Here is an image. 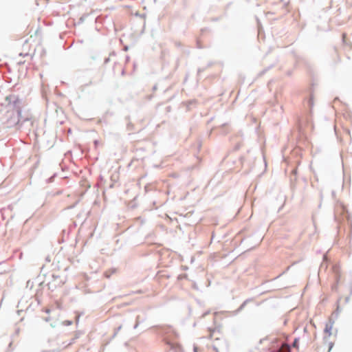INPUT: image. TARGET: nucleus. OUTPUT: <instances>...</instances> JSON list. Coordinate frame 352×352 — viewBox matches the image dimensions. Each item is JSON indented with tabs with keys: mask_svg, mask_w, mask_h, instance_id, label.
<instances>
[{
	"mask_svg": "<svg viewBox=\"0 0 352 352\" xmlns=\"http://www.w3.org/2000/svg\"><path fill=\"white\" fill-rule=\"evenodd\" d=\"M138 325H139V322H138V321L137 320V321H136V322H135V325H134V327H133V329H136V328L138 327Z\"/></svg>",
	"mask_w": 352,
	"mask_h": 352,
	"instance_id": "nucleus-18",
	"label": "nucleus"
},
{
	"mask_svg": "<svg viewBox=\"0 0 352 352\" xmlns=\"http://www.w3.org/2000/svg\"><path fill=\"white\" fill-rule=\"evenodd\" d=\"M129 126H130V124H129V125L127 126V128L130 130Z\"/></svg>",
	"mask_w": 352,
	"mask_h": 352,
	"instance_id": "nucleus-28",
	"label": "nucleus"
},
{
	"mask_svg": "<svg viewBox=\"0 0 352 352\" xmlns=\"http://www.w3.org/2000/svg\"><path fill=\"white\" fill-rule=\"evenodd\" d=\"M196 103V101L195 100H193V101H189L187 103V105H186V107L188 110L190 109V106L193 104H195Z\"/></svg>",
	"mask_w": 352,
	"mask_h": 352,
	"instance_id": "nucleus-12",
	"label": "nucleus"
},
{
	"mask_svg": "<svg viewBox=\"0 0 352 352\" xmlns=\"http://www.w3.org/2000/svg\"><path fill=\"white\" fill-rule=\"evenodd\" d=\"M52 281L48 283V289L54 291L57 287H60L65 283V280L60 278V276L52 274Z\"/></svg>",
	"mask_w": 352,
	"mask_h": 352,
	"instance_id": "nucleus-3",
	"label": "nucleus"
},
{
	"mask_svg": "<svg viewBox=\"0 0 352 352\" xmlns=\"http://www.w3.org/2000/svg\"><path fill=\"white\" fill-rule=\"evenodd\" d=\"M196 326V322H194L193 323V327H195Z\"/></svg>",
	"mask_w": 352,
	"mask_h": 352,
	"instance_id": "nucleus-25",
	"label": "nucleus"
},
{
	"mask_svg": "<svg viewBox=\"0 0 352 352\" xmlns=\"http://www.w3.org/2000/svg\"><path fill=\"white\" fill-rule=\"evenodd\" d=\"M278 352H290V349L288 345H283L282 347Z\"/></svg>",
	"mask_w": 352,
	"mask_h": 352,
	"instance_id": "nucleus-7",
	"label": "nucleus"
},
{
	"mask_svg": "<svg viewBox=\"0 0 352 352\" xmlns=\"http://www.w3.org/2000/svg\"><path fill=\"white\" fill-rule=\"evenodd\" d=\"M56 177V174H54L53 176L50 177L48 179H47V182L50 183V182H52L53 180H54V177Z\"/></svg>",
	"mask_w": 352,
	"mask_h": 352,
	"instance_id": "nucleus-13",
	"label": "nucleus"
},
{
	"mask_svg": "<svg viewBox=\"0 0 352 352\" xmlns=\"http://www.w3.org/2000/svg\"><path fill=\"white\" fill-rule=\"evenodd\" d=\"M122 329V325H120L119 327H118L116 329H115V331H114V333L113 334L112 336V338H114L116 335L118 334V333L120 331V329Z\"/></svg>",
	"mask_w": 352,
	"mask_h": 352,
	"instance_id": "nucleus-10",
	"label": "nucleus"
},
{
	"mask_svg": "<svg viewBox=\"0 0 352 352\" xmlns=\"http://www.w3.org/2000/svg\"><path fill=\"white\" fill-rule=\"evenodd\" d=\"M333 347V342H330L329 343V351H328V352H330Z\"/></svg>",
	"mask_w": 352,
	"mask_h": 352,
	"instance_id": "nucleus-14",
	"label": "nucleus"
},
{
	"mask_svg": "<svg viewBox=\"0 0 352 352\" xmlns=\"http://www.w3.org/2000/svg\"><path fill=\"white\" fill-rule=\"evenodd\" d=\"M160 333H168L172 331V327H160Z\"/></svg>",
	"mask_w": 352,
	"mask_h": 352,
	"instance_id": "nucleus-6",
	"label": "nucleus"
},
{
	"mask_svg": "<svg viewBox=\"0 0 352 352\" xmlns=\"http://www.w3.org/2000/svg\"><path fill=\"white\" fill-rule=\"evenodd\" d=\"M94 142H95L96 144H98L97 140H95Z\"/></svg>",
	"mask_w": 352,
	"mask_h": 352,
	"instance_id": "nucleus-26",
	"label": "nucleus"
},
{
	"mask_svg": "<svg viewBox=\"0 0 352 352\" xmlns=\"http://www.w3.org/2000/svg\"><path fill=\"white\" fill-rule=\"evenodd\" d=\"M192 1H195V0H183L184 7L185 8H188L191 4Z\"/></svg>",
	"mask_w": 352,
	"mask_h": 352,
	"instance_id": "nucleus-9",
	"label": "nucleus"
},
{
	"mask_svg": "<svg viewBox=\"0 0 352 352\" xmlns=\"http://www.w3.org/2000/svg\"><path fill=\"white\" fill-rule=\"evenodd\" d=\"M45 312L46 313H49L50 312V309H46Z\"/></svg>",
	"mask_w": 352,
	"mask_h": 352,
	"instance_id": "nucleus-23",
	"label": "nucleus"
},
{
	"mask_svg": "<svg viewBox=\"0 0 352 352\" xmlns=\"http://www.w3.org/2000/svg\"><path fill=\"white\" fill-rule=\"evenodd\" d=\"M45 320L46 321H48V320H49V318H46Z\"/></svg>",
	"mask_w": 352,
	"mask_h": 352,
	"instance_id": "nucleus-24",
	"label": "nucleus"
},
{
	"mask_svg": "<svg viewBox=\"0 0 352 352\" xmlns=\"http://www.w3.org/2000/svg\"><path fill=\"white\" fill-rule=\"evenodd\" d=\"M78 338V336H76L71 342L69 343V344H72V343L74 341L75 339Z\"/></svg>",
	"mask_w": 352,
	"mask_h": 352,
	"instance_id": "nucleus-19",
	"label": "nucleus"
},
{
	"mask_svg": "<svg viewBox=\"0 0 352 352\" xmlns=\"http://www.w3.org/2000/svg\"><path fill=\"white\" fill-rule=\"evenodd\" d=\"M72 324V320H65L62 322V324L63 325H65V326H69Z\"/></svg>",
	"mask_w": 352,
	"mask_h": 352,
	"instance_id": "nucleus-11",
	"label": "nucleus"
},
{
	"mask_svg": "<svg viewBox=\"0 0 352 352\" xmlns=\"http://www.w3.org/2000/svg\"><path fill=\"white\" fill-rule=\"evenodd\" d=\"M333 325H334V321L331 319H329V322L326 324L324 332L326 334H327L329 336H331L333 333H337V330L335 329L333 331Z\"/></svg>",
	"mask_w": 352,
	"mask_h": 352,
	"instance_id": "nucleus-5",
	"label": "nucleus"
},
{
	"mask_svg": "<svg viewBox=\"0 0 352 352\" xmlns=\"http://www.w3.org/2000/svg\"><path fill=\"white\" fill-rule=\"evenodd\" d=\"M51 326H52V327H56V324H51Z\"/></svg>",
	"mask_w": 352,
	"mask_h": 352,
	"instance_id": "nucleus-22",
	"label": "nucleus"
},
{
	"mask_svg": "<svg viewBox=\"0 0 352 352\" xmlns=\"http://www.w3.org/2000/svg\"><path fill=\"white\" fill-rule=\"evenodd\" d=\"M126 61H128L129 60V57L126 56Z\"/></svg>",
	"mask_w": 352,
	"mask_h": 352,
	"instance_id": "nucleus-21",
	"label": "nucleus"
},
{
	"mask_svg": "<svg viewBox=\"0 0 352 352\" xmlns=\"http://www.w3.org/2000/svg\"><path fill=\"white\" fill-rule=\"evenodd\" d=\"M105 276H106V277H107V278H109V276H110L109 275H107V273H105Z\"/></svg>",
	"mask_w": 352,
	"mask_h": 352,
	"instance_id": "nucleus-20",
	"label": "nucleus"
},
{
	"mask_svg": "<svg viewBox=\"0 0 352 352\" xmlns=\"http://www.w3.org/2000/svg\"><path fill=\"white\" fill-rule=\"evenodd\" d=\"M94 142H95L96 144H98L97 140H95Z\"/></svg>",
	"mask_w": 352,
	"mask_h": 352,
	"instance_id": "nucleus-27",
	"label": "nucleus"
},
{
	"mask_svg": "<svg viewBox=\"0 0 352 352\" xmlns=\"http://www.w3.org/2000/svg\"><path fill=\"white\" fill-rule=\"evenodd\" d=\"M6 101L8 102V104L12 105L15 113H18L19 114L21 113L23 104V100L20 98L19 96L14 94L7 96L6 97Z\"/></svg>",
	"mask_w": 352,
	"mask_h": 352,
	"instance_id": "nucleus-1",
	"label": "nucleus"
},
{
	"mask_svg": "<svg viewBox=\"0 0 352 352\" xmlns=\"http://www.w3.org/2000/svg\"><path fill=\"white\" fill-rule=\"evenodd\" d=\"M19 118L17 116H15L14 113H13L8 120H7V126L8 127H15L16 129H19Z\"/></svg>",
	"mask_w": 352,
	"mask_h": 352,
	"instance_id": "nucleus-4",
	"label": "nucleus"
},
{
	"mask_svg": "<svg viewBox=\"0 0 352 352\" xmlns=\"http://www.w3.org/2000/svg\"><path fill=\"white\" fill-rule=\"evenodd\" d=\"M193 351H194V352H198V346L194 344Z\"/></svg>",
	"mask_w": 352,
	"mask_h": 352,
	"instance_id": "nucleus-16",
	"label": "nucleus"
},
{
	"mask_svg": "<svg viewBox=\"0 0 352 352\" xmlns=\"http://www.w3.org/2000/svg\"><path fill=\"white\" fill-rule=\"evenodd\" d=\"M333 270L337 276H340V267L339 265H335L333 266Z\"/></svg>",
	"mask_w": 352,
	"mask_h": 352,
	"instance_id": "nucleus-8",
	"label": "nucleus"
},
{
	"mask_svg": "<svg viewBox=\"0 0 352 352\" xmlns=\"http://www.w3.org/2000/svg\"><path fill=\"white\" fill-rule=\"evenodd\" d=\"M192 287L195 289L198 288L195 282L192 283Z\"/></svg>",
	"mask_w": 352,
	"mask_h": 352,
	"instance_id": "nucleus-17",
	"label": "nucleus"
},
{
	"mask_svg": "<svg viewBox=\"0 0 352 352\" xmlns=\"http://www.w3.org/2000/svg\"><path fill=\"white\" fill-rule=\"evenodd\" d=\"M15 116H17L19 118V129H22L23 127L28 128L30 129V128L33 126V121L32 117L30 116H23L22 115V110L21 113L19 114L16 113Z\"/></svg>",
	"mask_w": 352,
	"mask_h": 352,
	"instance_id": "nucleus-2",
	"label": "nucleus"
},
{
	"mask_svg": "<svg viewBox=\"0 0 352 352\" xmlns=\"http://www.w3.org/2000/svg\"><path fill=\"white\" fill-rule=\"evenodd\" d=\"M110 61L109 57L105 58L104 60V64H107Z\"/></svg>",
	"mask_w": 352,
	"mask_h": 352,
	"instance_id": "nucleus-15",
	"label": "nucleus"
}]
</instances>
